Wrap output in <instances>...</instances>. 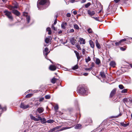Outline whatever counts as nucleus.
I'll use <instances>...</instances> for the list:
<instances>
[{"label": "nucleus", "instance_id": "nucleus-1", "mask_svg": "<svg viewBox=\"0 0 132 132\" xmlns=\"http://www.w3.org/2000/svg\"><path fill=\"white\" fill-rule=\"evenodd\" d=\"M4 13L7 18L10 19L12 20L13 19V18L12 16V13L11 12H9L7 11H5Z\"/></svg>", "mask_w": 132, "mask_h": 132}, {"label": "nucleus", "instance_id": "nucleus-2", "mask_svg": "<svg viewBox=\"0 0 132 132\" xmlns=\"http://www.w3.org/2000/svg\"><path fill=\"white\" fill-rule=\"evenodd\" d=\"M79 93L82 95H86V90L82 87H81L79 90Z\"/></svg>", "mask_w": 132, "mask_h": 132}, {"label": "nucleus", "instance_id": "nucleus-3", "mask_svg": "<svg viewBox=\"0 0 132 132\" xmlns=\"http://www.w3.org/2000/svg\"><path fill=\"white\" fill-rule=\"evenodd\" d=\"M30 118L32 120L35 121H39L40 119H41V117L39 116H38V118H36L35 117L33 116L32 114H31L30 115Z\"/></svg>", "mask_w": 132, "mask_h": 132}, {"label": "nucleus", "instance_id": "nucleus-4", "mask_svg": "<svg viewBox=\"0 0 132 132\" xmlns=\"http://www.w3.org/2000/svg\"><path fill=\"white\" fill-rule=\"evenodd\" d=\"M29 106L28 105H25L24 103H21L20 105V107L22 109H26Z\"/></svg>", "mask_w": 132, "mask_h": 132}, {"label": "nucleus", "instance_id": "nucleus-5", "mask_svg": "<svg viewBox=\"0 0 132 132\" xmlns=\"http://www.w3.org/2000/svg\"><path fill=\"white\" fill-rule=\"evenodd\" d=\"M44 110V109L43 108L39 107L37 109L36 112H38L39 113H41L43 112Z\"/></svg>", "mask_w": 132, "mask_h": 132}, {"label": "nucleus", "instance_id": "nucleus-6", "mask_svg": "<svg viewBox=\"0 0 132 132\" xmlns=\"http://www.w3.org/2000/svg\"><path fill=\"white\" fill-rule=\"evenodd\" d=\"M48 48L46 47L44 50L43 51L44 54L46 56L49 53L50 51L48 52Z\"/></svg>", "mask_w": 132, "mask_h": 132}, {"label": "nucleus", "instance_id": "nucleus-7", "mask_svg": "<svg viewBox=\"0 0 132 132\" xmlns=\"http://www.w3.org/2000/svg\"><path fill=\"white\" fill-rule=\"evenodd\" d=\"M56 68L55 66L52 65H50L49 67V69L52 71H54L56 70Z\"/></svg>", "mask_w": 132, "mask_h": 132}, {"label": "nucleus", "instance_id": "nucleus-8", "mask_svg": "<svg viewBox=\"0 0 132 132\" xmlns=\"http://www.w3.org/2000/svg\"><path fill=\"white\" fill-rule=\"evenodd\" d=\"M116 91V89H114L112 90L110 94V97H112L115 94Z\"/></svg>", "mask_w": 132, "mask_h": 132}, {"label": "nucleus", "instance_id": "nucleus-9", "mask_svg": "<svg viewBox=\"0 0 132 132\" xmlns=\"http://www.w3.org/2000/svg\"><path fill=\"white\" fill-rule=\"evenodd\" d=\"M87 12L88 14L90 16L93 15L95 14L94 11L92 10H88Z\"/></svg>", "mask_w": 132, "mask_h": 132}, {"label": "nucleus", "instance_id": "nucleus-10", "mask_svg": "<svg viewBox=\"0 0 132 132\" xmlns=\"http://www.w3.org/2000/svg\"><path fill=\"white\" fill-rule=\"evenodd\" d=\"M126 40L125 39H123L120 40L119 42L115 43V44L116 46H118L121 44V43L123 42L126 41Z\"/></svg>", "mask_w": 132, "mask_h": 132}, {"label": "nucleus", "instance_id": "nucleus-11", "mask_svg": "<svg viewBox=\"0 0 132 132\" xmlns=\"http://www.w3.org/2000/svg\"><path fill=\"white\" fill-rule=\"evenodd\" d=\"M12 12L18 16L20 14L19 12L16 10H13Z\"/></svg>", "mask_w": 132, "mask_h": 132}, {"label": "nucleus", "instance_id": "nucleus-12", "mask_svg": "<svg viewBox=\"0 0 132 132\" xmlns=\"http://www.w3.org/2000/svg\"><path fill=\"white\" fill-rule=\"evenodd\" d=\"M61 126H57L52 129H51L49 132H52L53 131H54L55 130L58 129L59 128H61Z\"/></svg>", "mask_w": 132, "mask_h": 132}, {"label": "nucleus", "instance_id": "nucleus-13", "mask_svg": "<svg viewBox=\"0 0 132 132\" xmlns=\"http://www.w3.org/2000/svg\"><path fill=\"white\" fill-rule=\"evenodd\" d=\"M110 65L111 66L114 67L116 65V63L114 61H111L110 62Z\"/></svg>", "mask_w": 132, "mask_h": 132}, {"label": "nucleus", "instance_id": "nucleus-14", "mask_svg": "<svg viewBox=\"0 0 132 132\" xmlns=\"http://www.w3.org/2000/svg\"><path fill=\"white\" fill-rule=\"evenodd\" d=\"M47 0H41L39 2V4L40 5H44L47 2Z\"/></svg>", "mask_w": 132, "mask_h": 132}, {"label": "nucleus", "instance_id": "nucleus-15", "mask_svg": "<svg viewBox=\"0 0 132 132\" xmlns=\"http://www.w3.org/2000/svg\"><path fill=\"white\" fill-rule=\"evenodd\" d=\"M76 40L74 38H71L70 39V41L71 44L73 45H74L75 42V41Z\"/></svg>", "mask_w": 132, "mask_h": 132}, {"label": "nucleus", "instance_id": "nucleus-16", "mask_svg": "<svg viewBox=\"0 0 132 132\" xmlns=\"http://www.w3.org/2000/svg\"><path fill=\"white\" fill-rule=\"evenodd\" d=\"M89 42L90 47L92 48H94V43L93 42V41L91 40H90Z\"/></svg>", "mask_w": 132, "mask_h": 132}, {"label": "nucleus", "instance_id": "nucleus-17", "mask_svg": "<svg viewBox=\"0 0 132 132\" xmlns=\"http://www.w3.org/2000/svg\"><path fill=\"white\" fill-rule=\"evenodd\" d=\"M50 38V37H48L46 38L45 39V42L46 43H48L51 40V39Z\"/></svg>", "mask_w": 132, "mask_h": 132}, {"label": "nucleus", "instance_id": "nucleus-18", "mask_svg": "<svg viewBox=\"0 0 132 132\" xmlns=\"http://www.w3.org/2000/svg\"><path fill=\"white\" fill-rule=\"evenodd\" d=\"M80 40L81 41L80 44H84L85 43V39H83L82 38H81L80 39Z\"/></svg>", "mask_w": 132, "mask_h": 132}, {"label": "nucleus", "instance_id": "nucleus-19", "mask_svg": "<svg viewBox=\"0 0 132 132\" xmlns=\"http://www.w3.org/2000/svg\"><path fill=\"white\" fill-rule=\"evenodd\" d=\"M95 44L96 46L98 49H100L101 48L99 44L98 41L97 40H96Z\"/></svg>", "mask_w": 132, "mask_h": 132}, {"label": "nucleus", "instance_id": "nucleus-20", "mask_svg": "<svg viewBox=\"0 0 132 132\" xmlns=\"http://www.w3.org/2000/svg\"><path fill=\"white\" fill-rule=\"evenodd\" d=\"M100 74L101 76L103 78H105V76L104 74V72L103 71L101 72H100Z\"/></svg>", "mask_w": 132, "mask_h": 132}, {"label": "nucleus", "instance_id": "nucleus-21", "mask_svg": "<svg viewBox=\"0 0 132 132\" xmlns=\"http://www.w3.org/2000/svg\"><path fill=\"white\" fill-rule=\"evenodd\" d=\"M46 30L48 32V34L49 35H50L51 34L52 32L51 30V29L50 28H47L46 29Z\"/></svg>", "mask_w": 132, "mask_h": 132}, {"label": "nucleus", "instance_id": "nucleus-22", "mask_svg": "<svg viewBox=\"0 0 132 132\" xmlns=\"http://www.w3.org/2000/svg\"><path fill=\"white\" fill-rule=\"evenodd\" d=\"M57 80V79L56 78H55L54 77L51 80V82L53 84H55Z\"/></svg>", "mask_w": 132, "mask_h": 132}, {"label": "nucleus", "instance_id": "nucleus-23", "mask_svg": "<svg viewBox=\"0 0 132 132\" xmlns=\"http://www.w3.org/2000/svg\"><path fill=\"white\" fill-rule=\"evenodd\" d=\"M81 125L80 124H78L75 127V128L76 129H78L81 128Z\"/></svg>", "mask_w": 132, "mask_h": 132}, {"label": "nucleus", "instance_id": "nucleus-24", "mask_svg": "<svg viewBox=\"0 0 132 132\" xmlns=\"http://www.w3.org/2000/svg\"><path fill=\"white\" fill-rule=\"evenodd\" d=\"M17 8V6L16 5H15L13 6H11L9 7V9L10 10H12L14 9H16Z\"/></svg>", "mask_w": 132, "mask_h": 132}, {"label": "nucleus", "instance_id": "nucleus-25", "mask_svg": "<svg viewBox=\"0 0 132 132\" xmlns=\"http://www.w3.org/2000/svg\"><path fill=\"white\" fill-rule=\"evenodd\" d=\"M40 120H39L41 121V122L42 123H44L46 122V119L45 118H43L42 119L41 118V119H40Z\"/></svg>", "mask_w": 132, "mask_h": 132}, {"label": "nucleus", "instance_id": "nucleus-26", "mask_svg": "<svg viewBox=\"0 0 132 132\" xmlns=\"http://www.w3.org/2000/svg\"><path fill=\"white\" fill-rule=\"evenodd\" d=\"M121 124L122 126H123L124 127H126L129 125V124L128 123L126 124L125 123L123 122L121 123Z\"/></svg>", "mask_w": 132, "mask_h": 132}, {"label": "nucleus", "instance_id": "nucleus-27", "mask_svg": "<svg viewBox=\"0 0 132 132\" xmlns=\"http://www.w3.org/2000/svg\"><path fill=\"white\" fill-rule=\"evenodd\" d=\"M71 128L70 127H64L62 128L61 129H60V130L61 131L66 130L67 129H70Z\"/></svg>", "mask_w": 132, "mask_h": 132}, {"label": "nucleus", "instance_id": "nucleus-28", "mask_svg": "<svg viewBox=\"0 0 132 132\" xmlns=\"http://www.w3.org/2000/svg\"><path fill=\"white\" fill-rule=\"evenodd\" d=\"M71 128L70 127H64L62 128L61 129H60V130L61 131L66 130L67 129H70Z\"/></svg>", "mask_w": 132, "mask_h": 132}, {"label": "nucleus", "instance_id": "nucleus-29", "mask_svg": "<svg viewBox=\"0 0 132 132\" xmlns=\"http://www.w3.org/2000/svg\"><path fill=\"white\" fill-rule=\"evenodd\" d=\"M101 63L100 60L98 59H96L95 63L97 64H99Z\"/></svg>", "mask_w": 132, "mask_h": 132}, {"label": "nucleus", "instance_id": "nucleus-30", "mask_svg": "<svg viewBox=\"0 0 132 132\" xmlns=\"http://www.w3.org/2000/svg\"><path fill=\"white\" fill-rule=\"evenodd\" d=\"M87 31L89 34H92L93 33V31L90 28H89L88 29Z\"/></svg>", "mask_w": 132, "mask_h": 132}, {"label": "nucleus", "instance_id": "nucleus-31", "mask_svg": "<svg viewBox=\"0 0 132 132\" xmlns=\"http://www.w3.org/2000/svg\"><path fill=\"white\" fill-rule=\"evenodd\" d=\"M76 46L78 50H81L80 45H79L78 44H76Z\"/></svg>", "mask_w": 132, "mask_h": 132}, {"label": "nucleus", "instance_id": "nucleus-32", "mask_svg": "<svg viewBox=\"0 0 132 132\" xmlns=\"http://www.w3.org/2000/svg\"><path fill=\"white\" fill-rule=\"evenodd\" d=\"M91 59L89 56H88L87 58L85 59L86 62V63H88L89 61H90Z\"/></svg>", "mask_w": 132, "mask_h": 132}, {"label": "nucleus", "instance_id": "nucleus-33", "mask_svg": "<svg viewBox=\"0 0 132 132\" xmlns=\"http://www.w3.org/2000/svg\"><path fill=\"white\" fill-rule=\"evenodd\" d=\"M121 115H122L120 113V114H119V115H118V116H112L111 117V118H118V117H119V116H121Z\"/></svg>", "mask_w": 132, "mask_h": 132}, {"label": "nucleus", "instance_id": "nucleus-34", "mask_svg": "<svg viewBox=\"0 0 132 132\" xmlns=\"http://www.w3.org/2000/svg\"><path fill=\"white\" fill-rule=\"evenodd\" d=\"M54 121L52 120H47L46 121V122L49 123H52Z\"/></svg>", "mask_w": 132, "mask_h": 132}, {"label": "nucleus", "instance_id": "nucleus-35", "mask_svg": "<svg viewBox=\"0 0 132 132\" xmlns=\"http://www.w3.org/2000/svg\"><path fill=\"white\" fill-rule=\"evenodd\" d=\"M74 27L76 29L78 30L79 29V26L77 24H75L74 25Z\"/></svg>", "mask_w": 132, "mask_h": 132}, {"label": "nucleus", "instance_id": "nucleus-36", "mask_svg": "<svg viewBox=\"0 0 132 132\" xmlns=\"http://www.w3.org/2000/svg\"><path fill=\"white\" fill-rule=\"evenodd\" d=\"M32 94H28L26 96V98H29L31 97Z\"/></svg>", "mask_w": 132, "mask_h": 132}, {"label": "nucleus", "instance_id": "nucleus-37", "mask_svg": "<svg viewBox=\"0 0 132 132\" xmlns=\"http://www.w3.org/2000/svg\"><path fill=\"white\" fill-rule=\"evenodd\" d=\"M26 19L28 23L29 22L30 20V17L29 16H26Z\"/></svg>", "mask_w": 132, "mask_h": 132}, {"label": "nucleus", "instance_id": "nucleus-38", "mask_svg": "<svg viewBox=\"0 0 132 132\" xmlns=\"http://www.w3.org/2000/svg\"><path fill=\"white\" fill-rule=\"evenodd\" d=\"M78 68V66L77 65H76L75 66H73L72 67V69L73 70H75L76 69Z\"/></svg>", "mask_w": 132, "mask_h": 132}, {"label": "nucleus", "instance_id": "nucleus-39", "mask_svg": "<svg viewBox=\"0 0 132 132\" xmlns=\"http://www.w3.org/2000/svg\"><path fill=\"white\" fill-rule=\"evenodd\" d=\"M90 4H91L90 3H88L85 5V7L87 8L90 5Z\"/></svg>", "mask_w": 132, "mask_h": 132}, {"label": "nucleus", "instance_id": "nucleus-40", "mask_svg": "<svg viewBox=\"0 0 132 132\" xmlns=\"http://www.w3.org/2000/svg\"><path fill=\"white\" fill-rule=\"evenodd\" d=\"M50 97H51L49 95H46L45 96V98L46 99H50Z\"/></svg>", "mask_w": 132, "mask_h": 132}, {"label": "nucleus", "instance_id": "nucleus-41", "mask_svg": "<svg viewBox=\"0 0 132 132\" xmlns=\"http://www.w3.org/2000/svg\"><path fill=\"white\" fill-rule=\"evenodd\" d=\"M127 89H124L122 90L121 91V93H125L127 92Z\"/></svg>", "mask_w": 132, "mask_h": 132}, {"label": "nucleus", "instance_id": "nucleus-42", "mask_svg": "<svg viewBox=\"0 0 132 132\" xmlns=\"http://www.w3.org/2000/svg\"><path fill=\"white\" fill-rule=\"evenodd\" d=\"M119 87L121 89H122L124 88L123 86L122 85H120L119 86Z\"/></svg>", "mask_w": 132, "mask_h": 132}, {"label": "nucleus", "instance_id": "nucleus-43", "mask_svg": "<svg viewBox=\"0 0 132 132\" xmlns=\"http://www.w3.org/2000/svg\"><path fill=\"white\" fill-rule=\"evenodd\" d=\"M54 109H55V110L56 111L58 109V105H56L54 107Z\"/></svg>", "mask_w": 132, "mask_h": 132}, {"label": "nucleus", "instance_id": "nucleus-44", "mask_svg": "<svg viewBox=\"0 0 132 132\" xmlns=\"http://www.w3.org/2000/svg\"><path fill=\"white\" fill-rule=\"evenodd\" d=\"M61 27L63 29H65V27L64 25V23H62L61 25Z\"/></svg>", "mask_w": 132, "mask_h": 132}, {"label": "nucleus", "instance_id": "nucleus-45", "mask_svg": "<svg viewBox=\"0 0 132 132\" xmlns=\"http://www.w3.org/2000/svg\"><path fill=\"white\" fill-rule=\"evenodd\" d=\"M74 52L76 54V56H79V53L76 51H75Z\"/></svg>", "mask_w": 132, "mask_h": 132}, {"label": "nucleus", "instance_id": "nucleus-46", "mask_svg": "<svg viewBox=\"0 0 132 132\" xmlns=\"http://www.w3.org/2000/svg\"><path fill=\"white\" fill-rule=\"evenodd\" d=\"M0 109H2V110L6 111V107H5L3 108H1V106L0 105Z\"/></svg>", "mask_w": 132, "mask_h": 132}, {"label": "nucleus", "instance_id": "nucleus-47", "mask_svg": "<svg viewBox=\"0 0 132 132\" xmlns=\"http://www.w3.org/2000/svg\"><path fill=\"white\" fill-rule=\"evenodd\" d=\"M92 69V67H90L89 68H86L85 69V70H86L87 71H90Z\"/></svg>", "mask_w": 132, "mask_h": 132}, {"label": "nucleus", "instance_id": "nucleus-48", "mask_svg": "<svg viewBox=\"0 0 132 132\" xmlns=\"http://www.w3.org/2000/svg\"><path fill=\"white\" fill-rule=\"evenodd\" d=\"M40 103L38 102H37L35 104V105L36 106V107H37L38 105L40 104Z\"/></svg>", "mask_w": 132, "mask_h": 132}, {"label": "nucleus", "instance_id": "nucleus-49", "mask_svg": "<svg viewBox=\"0 0 132 132\" xmlns=\"http://www.w3.org/2000/svg\"><path fill=\"white\" fill-rule=\"evenodd\" d=\"M71 16V14L70 13H68L67 14V16L68 17H70Z\"/></svg>", "mask_w": 132, "mask_h": 132}, {"label": "nucleus", "instance_id": "nucleus-50", "mask_svg": "<svg viewBox=\"0 0 132 132\" xmlns=\"http://www.w3.org/2000/svg\"><path fill=\"white\" fill-rule=\"evenodd\" d=\"M85 50L84 49H83L82 50V53L83 55H85Z\"/></svg>", "mask_w": 132, "mask_h": 132}, {"label": "nucleus", "instance_id": "nucleus-51", "mask_svg": "<svg viewBox=\"0 0 132 132\" xmlns=\"http://www.w3.org/2000/svg\"><path fill=\"white\" fill-rule=\"evenodd\" d=\"M120 49L122 51H124L126 50V48H125L122 47L120 48Z\"/></svg>", "mask_w": 132, "mask_h": 132}, {"label": "nucleus", "instance_id": "nucleus-52", "mask_svg": "<svg viewBox=\"0 0 132 132\" xmlns=\"http://www.w3.org/2000/svg\"><path fill=\"white\" fill-rule=\"evenodd\" d=\"M95 64L94 62H92L91 64V67H92V68L94 67V66Z\"/></svg>", "mask_w": 132, "mask_h": 132}, {"label": "nucleus", "instance_id": "nucleus-53", "mask_svg": "<svg viewBox=\"0 0 132 132\" xmlns=\"http://www.w3.org/2000/svg\"><path fill=\"white\" fill-rule=\"evenodd\" d=\"M52 28L54 30H56V28H55V27L54 26L53 24L52 25Z\"/></svg>", "mask_w": 132, "mask_h": 132}, {"label": "nucleus", "instance_id": "nucleus-54", "mask_svg": "<svg viewBox=\"0 0 132 132\" xmlns=\"http://www.w3.org/2000/svg\"><path fill=\"white\" fill-rule=\"evenodd\" d=\"M120 0H114V1L116 3H117L119 2Z\"/></svg>", "mask_w": 132, "mask_h": 132}, {"label": "nucleus", "instance_id": "nucleus-55", "mask_svg": "<svg viewBox=\"0 0 132 132\" xmlns=\"http://www.w3.org/2000/svg\"><path fill=\"white\" fill-rule=\"evenodd\" d=\"M44 98L43 97H42L39 100V101L40 102L42 101H43L44 100Z\"/></svg>", "mask_w": 132, "mask_h": 132}, {"label": "nucleus", "instance_id": "nucleus-56", "mask_svg": "<svg viewBox=\"0 0 132 132\" xmlns=\"http://www.w3.org/2000/svg\"><path fill=\"white\" fill-rule=\"evenodd\" d=\"M56 23H57V20H56V19L55 20V21H54V23L53 24L54 25H55V24H56Z\"/></svg>", "mask_w": 132, "mask_h": 132}, {"label": "nucleus", "instance_id": "nucleus-57", "mask_svg": "<svg viewBox=\"0 0 132 132\" xmlns=\"http://www.w3.org/2000/svg\"><path fill=\"white\" fill-rule=\"evenodd\" d=\"M77 58L78 61L80 59V57L79 56H77Z\"/></svg>", "mask_w": 132, "mask_h": 132}, {"label": "nucleus", "instance_id": "nucleus-58", "mask_svg": "<svg viewBox=\"0 0 132 132\" xmlns=\"http://www.w3.org/2000/svg\"><path fill=\"white\" fill-rule=\"evenodd\" d=\"M73 13L74 15H76L77 13L76 11H75L73 12Z\"/></svg>", "mask_w": 132, "mask_h": 132}, {"label": "nucleus", "instance_id": "nucleus-59", "mask_svg": "<svg viewBox=\"0 0 132 132\" xmlns=\"http://www.w3.org/2000/svg\"><path fill=\"white\" fill-rule=\"evenodd\" d=\"M70 32H74V30L73 29H71L70 31Z\"/></svg>", "mask_w": 132, "mask_h": 132}, {"label": "nucleus", "instance_id": "nucleus-60", "mask_svg": "<svg viewBox=\"0 0 132 132\" xmlns=\"http://www.w3.org/2000/svg\"><path fill=\"white\" fill-rule=\"evenodd\" d=\"M85 76H87L88 75V73H84L83 74Z\"/></svg>", "mask_w": 132, "mask_h": 132}, {"label": "nucleus", "instance_id": "nucleus-61", "mask_svg": "<svg viewBox=\"0 0 132 132\" xmlns=\"http://www.w3.org/2000/svg\"><path fill=\"white\" fill-rule=\"evenodd\" d=\"M75 0H71L70 2L71 3H73L75 1Z\"/></svg>", "mask_w": 132, "mask_h": 132}, {"label": "nucleus", "instance_id": "nucleus-62", "mask_svg": "<svg viewBox=\"0 0 132 132\" xmlns=\"http://www.w3.org/2000/svg\"><path fill=\"white\" fill-rule=\"evenodd\" d=\"M86 0H82V1L81 2V3H85L86 2Z\"/></svg>", "mask_w": 132, "mask_h": 132}, {"label": "nucleus", "instance_id": "nucleus-63", "mask_svg": "<svg viewBox=\"0 0 132 132\" xmlns=\"http://www.w3.org/2000/svg\"><path fill=\"white\" fill-rule=\"evenodd\" d=\"M62 31L61 30H60L58 31V34H61L62 33Z\"/></svg>", "mask_w": 132, "mask_h": 132}, {"label": "nucleus", "instance_id": "nucleus-64", "mask_svg": "<svg viewBox=\"0 0 132 132\" xmlns=\"http://www.w3.org/2000/svg\"><path fill=\"white\" fill-rule=\"evenodd\" d=\"M64 23V25L66 26L67 25V23L66 22H65V23Z\"/></svg>", "mask_w": 132, "mask_h": 132}]
</instances>
